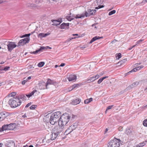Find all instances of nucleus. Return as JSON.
Wrapping results in <instances>:
<instances>
[{
    "instance_id": "nucleus-1",
    "label": "nucleus",
    "mask_w": 147,
    "mask_h": 147,
    "mask_svg": "<svg viewBox=\"0 0 147 147\" xmlns=\"http://www.w3.org/2000/svg\"><path fill=\"white\" fill-rule=\"evenodd\" d=\"M61 115V112L57 111L53 113H48L45 116V119L49 121L51 125H54L55 123H58L59 121Z\"/></svg>"
},
{
    "instance_id": "nucleus-2",
    "label": "nucleus",
    "mask_w": 147,
    "mask_h": 147,
    "mask_svg": "<svg viewBox=\"0 0 147 147\" xmlns=\"http://www.w3.org/2000/svg\"><path fill=\"white\" fill-rule=\"evenodd\" d=\"M70 116L67 113L63 114L61 115L59 121L58 122V125L64 127L70 120Z\"/></svg>"
},
{
    "instance_id": "nucleus-3",
    "label": "nucleus",
    "mask_w": 147,
    "mask_h": 147,
    "mask_svg": "<svg viewBox=\"0 0 147 147\" xmlns=\"http://www.w3.org/2000/svg\"><path fill=\"white\" fill-rule=\"evenodd\" d=\"M8 102L11 108H14L20 106L22 102L19 98L16 96L10 98Z\"/></svg>"
},
{
    "instance_id": "nucleus-4",
    "label": "nucleus",
    "mask_w": 147,
    "mask_h": 147,
    "mask_svg": "<svg viewBox=\"0 0 147 147\" xmlns=\"http://www.w3.org/2000/svg\"><path fill=\"white\" fill-rule=\"evenodd\" d=\"M120 140L115 138L111 140L107 144L108 147H119L120 145Z\"/></svg>"
},
{
    "instance_id": "nucleus-5",
    "label": "nucleus",
    "mask_w": 147,
    "mask_h": 147,
    "mask_svg": "<svg viewBox=\"0 0 147 147\" xmlns=\"http://www.w3.org/2000/svg\"><path fill=\"white\" fill-rule=\"evenodd\" d=\"M64 127L61 125H59L55 127L53 129L52 131L55 132L59 136H60V134L63 130Z\"/></svg>"
},
{
    "instance_id": "nucleus-6",
    "label": "nucleus",
    "mask_w": 147,
    "mask_h": 147,
    "mask_svg": "<svg viewBox=\"0 0 147 147\" xmlns=\"http://www.w3.org/2000/svg\"><path fill=\"white\" fill-rule=\"evenodd\" d=\"M8 44L7 45V48L9 51L11 52L12 50L17 46L15 42H8Z\"/></svg>"
},
{
    "instance_id": "nucleus-7",
    "label": "nucleus",
    "mask_w": 147,
    "mask_h": 147,
    "mask_svg": "<svg viewBox=\"0 0 147 147\" xmlns=\"http://www.w3.org/2000/svg\"><path fill=\"white\" fill-rule=\"evenodd\" d=\"M139 84V82H134L132 84L127 87L125 90L126 91L129 90L134 88L137 86Z\"/></svg>"
},
{
    "instance_id": "nucleus-8",
    "label": "nucleus",
    "mask_w": 147,
    "mask_h": 147,
    "mask_svg": "<svg viewBox=\"0 0 147 147\" xmlns=\"http://www.w3.org/2000/svg\"><path fill=\"white\" fill-rule=\"evenodd\" d=\"M48 84H53L55 86H56L58 85L57 82L54 80H51L49 79H48L47 81L46 84V88L47 89L48 88L47 86Z\"/></svg>"
},
{
    "instance_id": "nucleus-9",
    "label": "nucleus",
    "mask_w": 147,
    "mask_h": 147,
    "mask_svg": "<svg viewBox=\"0 0 147 147\" xmlns=\"http://www.w3.org/2000/svg\"><path fill=\"white\" fill-rule=\"evenodd\" d=\"M69 23H66L63 22L62 23L60 26L58 27V28L61 29H68L69 28Z\"/></svg>"
},
{
    "instance_id": "nucleus-10",
    "label": "nucleus",
    "mask_w": 147,
    "mask_h": 147,
    "mask_svg": "<svg viewBox=\"0 0 147 147\" xmlns=\"http://www.w3.org/2000/svg\"><path fill=\"white\" fill-rule=\"evenodd\" d=\"M6 146L8 147H15V143L12 140L8 141L7 143L6 144Z\"/></svg>"
},
{
    "instance_id": "nucleus-11",
    "label": "nucleus",
    "mask_w": 147,
    "mask_h": 147,
    "mask_svg": "<svg viewBox=\"0 0 147 147\" xmlns=\"http://www.w3.org/2000/svg\"><path fill=\"white\" fill-rule=\"evenodd\" d=\"M9 115V114L7 112H2L0 113V117H1L3 120L8 116Z\"/></svg>"
},
{
    "instance_id": "nucleus-12",
    "label": "nucleus",
    "mask_w": 147,
    "mask_h": 147,
    "mask_svg": "<svg viewBox=\"0 0 147 147\" xmlns=\"http://www.w3.org/2000/svg\"><path fill=\"white\" fill-rule=\"evenodd\" d=\"M144 67V66L143 65H141L140 66L136 67L134 68L132 70L129 71L128 73H127V74H129L130 73H131V72H136L138 70H139L141 69L142 68H143Z\"/></svg>"
},
{
    "instance_id": "nucleus-13",
    "label": "nucleus",
    "mask_w": 147,
    "mask_h": 147,
    "mask_svg": "<svg viewBox=\"0 0 147 147\" xmlns=\"http://www.w3.org/2000/svg\"><path fill=\"white\" fill-rule=\"evenodd\" d=\"M81 102V99L79 98H77L73 100L71 104L74 105H77L79 104Z\"/></svg>"
},
{
    "instance_id": "nucleus-14",
    "label": "nucleus",
    "mask_w": 147,
    "mask_h": 147,
    "mask_svg": "<svg viewBox=\"0 0 147 147\" xmlns=\"http://www.w3.org/2000/svg\"><path fill=\"white\" fill-rule=\"evenodd\" d=\"M50 34V33H49V32H48L46 33H40L39 34L38 36L39 38H41L43 37H45L49 35Z\"/></svg>"
},
{
    "instance_id": "nucleus-15",
    "label": "nucleus",
    "mask_w": 147,
    "mask_h": 147,
    "mask_svg": "<svg viewBox=\"0 0 147 147\" xmlns=\"http://www.w3.org/2000/svg\"><path fill=\"white\" fill-rule=\"evenodd\" d=\"M76 76L74 75L71 74L69 75V77L68 79L69 81H72L74 80H76Z\"/></svg>"
},
{
    "instance_id": "nucleus-16",
    "label": "nucleus",
    "mask_w": 147,
    "mask_h": 147,
    "mask_svg": "<svg viewBox=\"0 0 147 147\" xmlns=\"http://www.w3.org/2000/svg\"><path fill=\"white\" fill-rule=\"evenodd\" d=\"M39 88L40 90L44 89L46 88V84L45 82H39L38 84Z\"/></svg>"
},
{
    "instance_id": "nucleus-17",
    "label": "nucleus",
    "mask_w": 147,
    "mask_h": 147,
    "mask_svg": "<svg viewBox=\"0 0 147 147\" xmlns=\"http://www.w3.org/2000/svg\"><path fill=\"white\" fill-rule=\"evenodd\" d=\"M52 134L51 135V139L52 140H54L57 138L58 136H59L58 135V134H56L55 132H53L52 131Z\"/></svg>"
},
{
    "instance_id": "nucleus-18",
    "label": "nucleus",
    "mask_w": 147,
    "mask_h": 147,
    "mask_svg": "<svg viewBox=\"0 0 147 147\" xmlns=\"http://www.w3.org/2000/svg\"><path fill=\"white\" fill-rule=\"evenodd\" d=\"M103 36L100 37L99 36H96L93 38L90 41L89 43L91 44L92 42L95 41L96 40L99 39H100L103 38Z\"/></svg>"
},
{
    "instance_id": "nucleus-19",
    "label": "nucleus",
    "mask_w": 147,
    "mask_h": 147,
    "mask_svg": "<svg viewBox=\"0 0 147 147\" xmlns=\"http://www.w3.org/2000/svg\"><path fill=\"white\" fill-rule=\"evenodd\" d=\"M78 125V123L76 122L69 127V129H71L73 131L77 127Z\"/></svg>"
},
{
    "instance_id": "nucleus-20",
    "label": "nucleus",
    "mask_w": 147,
    "mask_h": 147,
    "mask_svg": "<svg viewBox=\"0 0 147 147\" xmlns=\"http://www.w3.org/2000/svg\"><path fill=\"white\" fill-rule=\"evenodd\" d=\"M16 126V124L15 123H11L8 124V127L9 130H13Z\"/></svg>"
},
{
    "instance_id": "nucleus-21",
    "label": "nucleus",
    "mask_w": 147,
    "mask_h": 147,
    "mask_svg": "<svg viewBox=\"0 0 147 147\" xmlns=\"http://www.w3.org/2000/svg\"><path fill=\"white\" fill-rule=\"evenodd\" d=\"M9 130L8 124L4 125L1 128H0V132H2L4 130Z\"/></svg>"
},
{
    "instance_id": "nucleus-22",
    "label": "nucleus",
    "mask_w": 147,
    "mask_h": 147,
    "mask_svg": "<svg viewBox=\"0 0 147 147\" xmlns=\"http://www.w3.org/2000/svg\"><path fill=\"white\" fill-rule=\"evenodd\" d=\"M27 7L30 8L32 9L37 7L36 4L32 3H27L26 4Z\"/></svg>"
},
{
    "instance_id": "nucleus-23",
    "label": "nucleus",
    "mask_w": 147,
    "mask_h": 147,
    "mask_svg": "<svg viewBox=\"0 0 147 147\" xmlns=\"http://www.w3.org/2000/svg\"><path fill=\"white\" fill-rule=\"evenodd\" d=\"M133 131V130L132 129L128 128L126 129V133L127 135H131L132 134V132Z\"/></svg>"
},
{
    "instance_id": "nucleus-24",
    "label": "nucleus",
    "mask_w": 147,
    "mask_h": 147,
    "mask_svg": "<svg viewBox=\"0 0 147 147\" xmlns=\"http://www.w3.org/2000/svg\"><path fill=\"white\" fill-rule=\"evenodd\" d=\"M80 86V84H75L70 87V88H71V90H72L76 88L79 87Z\"/></svg>"
},
{
    "instance_id": "nucleus-25",
    "label": "nucleus",
    "mask_w": 147,
    "mask_h": 147,
    "mask_svg": "<svg viewBox=\"0 0 147 147\" xmlns=\"http://www.w3.org/2000/svg\"><path fill=\"white\" fill-rule=\"evenodd\" d=\"M95 80L96 77H94V76H93L90 77L88 78V80L87 81L90 80V82H87V83H90V82L94 81Z\"/></svg>"
},
{
    "instance_id": "nucleus-26",
    "label": "nucleus",
    "mask_w": 147,
    "mask_h": 147,
    "mask_svg": "<svg viewBox=\"0 0 147 147\" xmlns=\"http://www.w3.org/2000/svg\"><path fill=\"white\" fill-rule=\"evenodd\" d=\"M108 78V76H107L100 78L98 80V84H100L104 79L106 78Z\"/></svg>"
},
{
    "instance_id": "nucleus-27",
    "label": "nucleus",
    "mask_w": 147,
    "mask_h": 147,
    "mask_svg": "<svg viewBox=\"0 0 147 147\" xmlns=\"http://www.w3.org/2000/svg\"><path fill=\"white\" fill-rule=\"evenodd\" d=\"M25 44L24 43V40L22 39H21L19 41L18 43V47L20 45L23 46Z\"/></svg>"
},
{
    "instance_id": "nucleus-28",
    "label": "nucleus",
    "mask_w": 147,
    "mask_h": 147,
    "mask_svg": "<svg viewBox=\"0 0 147 147\" xmlns=\"http://www.w3.org/2000/svg\"><path fill=\"white\" fill-rule=\"evenodd\" d=\"M22 40H24V43L25 44L28 42L30 41V38H26L22 39Z\"/></svg>"
},
{
    "instance_id": "nucleus-29",
    "label": "nucleus",
    "mask_w": 147,
    "mask_h": 147,
    "mask_svg": "<svg viewBox=\"0 0 147 147\" xmlns=\"http://www.w3.org/2000/svg\"><path fill=\"white\" fill-rule=\"evenodd\" d=\"M17 96L18 98H20V99H25L26 98V96H25L24 95L22 94L20 96Z\"/></svg>"
},
{
    "instance_id": "nucleus-30",
    "label": "nucleus",
    "mask_w": 147,
    "mask_h": 147,
    "mask_svg": "<svg viewBox=\"0 0 147 147\" xmlns=\"http://www.w3.org/2000/svg\"><path fill=\"white\" fill-rule=\"evenodd\" d=\"M57 22H59L58 23H60V24L62 22V18H59L57 20H53V21Z\"/></svg>"
},
{
    "instance_id": "nucleus-31",
    "label": "nucleus",
    "mask_w": 147,
    "mask_h": 147,
    "mask_svg": "<svg viewBox=\"0 0 147 147\" xmlns=\"http://www.w3.org/2000/svg\"><path fill=\"white\" fill-rule=\"evenodd\" d=\"M53 20H55L52 19L51 20V21L53 22V24H52L53 26H58L60 25V23H58V22L55 21H53Z\"/></svg>"
},
{
    "instance_id": "nucleus-32",
    "label": "nucleus",
    "mask_w": 147,
    "mask_h": 147,
    "mask_svg": "<svg viewBox=\"0 0 147 147\" xmlns=\"http://www.w3.org/2000/svg\"><path fill=\"white\" fill-rule=\"evenodd\" d=\"M53 140H51V139H49L47 140H46V138L42 140V142L43 143H44V142H45V141H46L47 143H48V144H49L51 142V141H52Z\"/></svg>"
},
{
    "instance_id": "nucleus-33",
    "label": "nucleus",
    "mask_w": 147,
    "mask_h": 147,
    "mask_svg": "<svg viewBox=\"0 0 147 147\" xmlns=\"http://www.w3.org/2000/svg\"><path fill=\"white\" fill-rule=\"evenodd\" d=\"M45 64V63L44 62H39L38 64V67H41L43 66Z\"/></svg>"
},
{
    "instance_id": "nucleus-34",
    "label": "nucleus",
    "mask_w": 147,
    "mask_h": 147,
    "mask_svg": "<svg viewBox=\"0 0 147 147\" xmlns=\"http://www.w3.org/2000/svg\"><path fill=\"white\" fill-rule=\"evenodd\" d=\"M71 129H69V128L68 129H67L65 132V135H67L68 134L71 133L72 131L71 130V131H69V130Z\"/></svg>"
},
{
    "instance_id": "nucleus-35",
    "label": "nucleus",
    "mask_w": 147,
    "mask_h": 147,
    "mask_svg": "<svg viewBox=\"0 0 147 147\" xmlns=\"http://www.w3.org/2000/svg\"><path fill=\"white\" fill-rule=\"evenodd\" d=\"M127 61V59H124L119 62L118 63H120L121 64V65L123 63H125Z\"/></svg>"
},
{
    "instance_id": "nucleus-36",
    "label": "nucleus",
    "mask_w": 147,
    "mask_h": 147,
    "mask_svg": "<svg viewBox=\"0 0 147 147\" xmlns=\"http://www.w3.org/2000/svg\"><path fill=\"white\" fill-rule=\"evenodd\" d=\"M115 12L116 11L115 10H113L110 11L108 15L109 16H111L113 15V14L115 13Z\"/></svg>"
},
{
    "instance_id": "nucleus-37",
    "label": "nucleus",
    "mask_w": 147,
    "mask_h": 147,
    "mask_svg": "<svg viewBox=\"0 0 147 147\" xmlns=\"http://www.w3.org/2000/svg\"><path fill=\"white\" fill-rule=\"evenodd\" d=\"M145 143L143 142L142 143H139L138 144V147H142L145 145Z\"/></svg>"
},
{
    "instance_id": "nucleus-38",
    "label": "nucleus",
    "mask_w": 147,
    "mask_h": 147,
    "mask_svg": "<svg viewBox=\"0 0 147 147\" xmlns=\"http://www.w3.org/2000/svg\"><path fill=\"white\" fill-rule=\"evenodd\" d=\"M31 35V34H24L21 37V38H23L24 37H27V38H29L30 36Z\"/></svg>"
},
{
    "instance_id": "nucleus-39",
    "label": "nucleus",
    "mask_w": 147,
    "mask_h": 147,
    "mask_svg": "<svg viewBox=\"0 0 147 147\" xmlns=\"http://www.w3.org/2000/svg\"><path fill=\"white\" fill-rule=\"evenodd\" d=\"M92 10L90 9H89L88 10V12L90 14L89 16L93 15H94V12H92Z\"/></svg>"
},
{
    "instance_id": "nucleus-40",
    "label": "nucleus",
    "mask_w": 147,
    "mask_h": 147,
    "mask_svg": "<svg viewBox=\"0 0 147 147\" xmlns=\"http://www.w3.org/2000/svg\"><path fill=\"white\" fill-rule=\"evenodd\" d=\"M66 18L67 20L69 21H71L72 20L74 19V18H71V16H67L66 17Z\"/></svg>"
},
{
    "instance_id": "nucleus-41",
    "label": "nucleus",
    "mask_w": 147,
    "mask_h": 147,
    "mask_svg": "<svg viewBox=\"0 0 147 147\" xmlns=\"http://www.w3.org/2000/svg\"><path fill=\"white\" fill-rule=\"evenodd\" d=\"M143 125L145 127H147V119H145L143 123Z\"/></svg>"
},
{
    "instance_id": "nucleus-42",
    "label": "nucleus",
    "mask_w": 147,
    "mask_h": 147,
    "mask_svg": "<svg viewBox=\"0 0 147 147\" xmlns=\"http://www.w3.org/2000/svg\"><path fill=\"white\" fill-rule=\"evenodd\" d=\"M9 67L6 66L3 69H1V71L4 70L6 71L8 70L9 69Z\"/></svg>"
},
{
    "instance_id": "nucleus-43",
    "label": "nucleus",
    "mask_w": 147,
    "mask_h": 147,
    "mask_svg": "<svg viewBox=\"0 0 147 147\" xmlns=\"http://www.w3.org/2000/svg\"><path fill=\"white\" fill-rule=\"evenodd\" d=\"M113 105H110L109 106H108L106 110V111H105V113L107 112V111L111 109H112V108L113 107Z\"/></svg>"
},
{
    "instance_id": "nucleus-44",
    "label": "nucleus",
    "mask_w": 147,
    "mask_h": 147,
    "mask_svg": "<svg viewBox=\"0 0 147 147\" xmlns=\"http://www.w3.org/2000/svg\"><path fill=\"white\" fill-rule=\"evenodd\" d=\"M16 94V92H12L9 95V96L13 97Z\"/></svg>"
},
{
    "instance_id": "nucleus-45",
    "label": "nucleus",
    "mask_w": 147,
    "mask_h": 147,
    "mask_svg": "<svg viewBox=\"0 0 147 147\" xmlns=\"http://www.w3.org/2000/svg\"><path fill=\"white\" fill-rule=\"evenodd\" d=\"M48 47H40V48L39 49L40 51H42L43 50H44L45 49H48Z\"/></svg>"
},
{
    "instance_id": "nucleus-46",
    "label": "nucleus",
    "mask_w": 147,
    "mask_h": 147,
    "mask_svg": "<svg viewBox=\"0 0 147 147\" xmlns=\"http://www.w3.org/2000/svg\"><path fill=\"white\" fill-rule=\"evenodd\" d=\"M121 57V54L120 53H119L117 54L116 57L117 59H119Z\"/></svg>"
},
{
    "instance_id": "nucleus-47",
    "label": "nucleus",
    "mask_w": 147,
    "mask_h": 147,
    "mask_svg": "<svg viewBox=\"0 0 147 147\" xmlns=\"http://www.w3.org/2000/svg\"><path fill=\"white\" fill-rule=\"evenodd\" d=\"M37 107L36 105H32L31 106H30V109L32 110V109H35V108Z\"/></svg>"
},
{
    "instance_id": "nucleus-48",
    "label": "nucleus",
    "mask_w": 147,
    "mask_h": 147,
    "mask_svg": "<svg viewBox=\"0 0 147 147\" xmlns=\"http://www.w3.org/2000/svg\"><path fill=\"white\" fill-rule=\"evenodd\" d=\"M143 40H144L143 39H141L139 40H138L136 42V45H137L138 44H140V43L142 42Z\"/></svg>"
},
{
    "instance_id": "nucleus-49",
    "label": "nucleus",
    "mask_w": 147,
    "mask_h": 147,
    "mask_svg": "<svg viewBox=\"0 0 147 147\" xmlns=\"http://www.w3.org/2000/svg\"><path fill=\"white\" fill-rule=\"evenodd\" d=\"M90 102V101L88 99H87L85 100L84 101V103L85 104H88Z\"/></svg>"
},
{
    "instance_id": "nucleus-50",
    "label": "nucleus",
    "mask_w": 147,
    "mask_h": 147,
    "mask_svg": "<svg viewBox=\"0 0 147 147\" xmlns=\"http://www.w3.org/2000/svg\"><path fill=\"white\" fill-rule=\"evenodd\" d=\"M104 7V6L103 5H99L98 6V7H96L95 8L96 9H100L102 8H103Z\"/></svg>"
},
{
    "instance_id": "nucleus-51",
    "label": "nucleus",
    "mask_w": 147,
    "mask_h": 147,
    "mask_svg": "<svg viewBox=\"0 0 147 147\" xmlns=\"http://www.w3.org/2000/svg\"><path fill=\"white\" fill-rule=\"evenodd\" d=\"M31 104V102H29L25 106V108H24L25 110H26L25 109L26 108H27L28 107L30 106Z\"/></svg>"
},
{
    "instance_id": "nucleus-52",
    "label": "nucleus",
    "mask_w": 147,
    "mask_h": 147,
    "mask_svg": "<svg viewBox=\"0 0 147 147\" xmlns=\"http://www.w3.org/2000/svg\"><path fill=\"white\" fill-rule=\"evenodd\" d=\"M76 38V37H74V38H72V37H70L68 39H67V40H66V42H69V41L70 40H71L72 39H74V38Z\"/></svg>"
},
{
    "instance_id": "nucleus-53",
    "label": "nucleus",
    "mask_w": 147,
    "mask_h": 147,
    "mask_svg": "<svg viewBox=\"0 0 147 147\" xmlns=\"http://www.w3.org/2000/svg\"><path fill=\"white\" fill-rule=\"evenodd\" d=\"M118 129V130L120 131H121L123 130V127L121 126L119 127Z\"/></svg>"
},
{
    "instance_id": "nucleus-54",
    "label": "nucleus",
    "mask_w": 147,
    "mask_h": 147,
    "mask_svg": "<svg viewBox=\"0 0 147 147\" xmlns=\"http://www.w3.org/2000/svg\"><path fill=\"white\" fill-rule=\"evenodd\" d=\"M80 15H79V14L76 15V16L75 17V18L76 19L81 18V17H80Z\"/></svg>"
},
{
    "instance_id": "nucleus-55",
    "label": "nucleus",
    "mask_w": 147,
    "mask_h": 147,
    "mask_svg": "<svg viewBox=\"0 0 147 147\" xmlns=\"http://www.w3.org/2000/svg\"><path fill=\"white\" fill-rule=\"evenodd\" d=\"M88 12H87V11H85V13H84L85 15V16L86 17H87L88 16H90L88 15Z\"/></svg>"
},
{
    "instance_id": "nucleus-56",
    "label": "nucleus",
    "mask_w": 147,
    "mask_h": 147,
    "mask_svg": "<svg viewBox=\"0 0 147 147\" xmlns=\"http://www.w3.org/2000/svg\"><path fill=\"white\" fill-rule=\"evenodd\" d=\"M31 79V77L29 76L28 77L27 79L25 80L26 81V82H27L28 80H30Z\"/></svg>"
},
{
    "instance_id": "nucleus-57",
    "label": "nucleus",
    "mask_w": 147,
    "mask_h": 147,
    "mask_svg": "<svg viewBox=\"0 0 147 147\" xmlns=\"http://www.w3.org/2000/svg\"><path fill=\"white\" fill-rule=\"evenodd\" d=\"M26 82V81L25 80H24L22 82V84L23 85H24L25 84Z\"/></svg>"
},
{
    "instance_id": "nucleus-58",
    "label": "nucleus",
    "mask_w": 147,
    "mask_h": 147,
    "mask_svg": "<svg viewBox=\"0 0 147 147\" xmlns=\"http://www.w3.org/2000/svg\"><path fill=\"white\" fill-rule=\"evenodd\" d=\"M65 63H62L59 66V67H61H61H63L64 66H65Z\"/></svg>"
},
{
    "instance_id": "nucleus-59",
    "label": "nucleus",
    "mask_w": 147,
    "mask_h": 147,
    "mask_svg": "<svg viewBox=\"0 0 147 147\" xmlns=\"http://www.w3.org/2000/svg\"><path fill=\"white\" fill-rule=\"evenodd\" d=\"M94 76L96 77V80L98 79L100 77L99 75L98 74Z\"/></svg>"
},
{
    "instance_id": "nucleus-60",
    "label": "nucleus",
    "mask_w": 147,
    "mask_h": 147,
    "mask_svg": "<svg viewBox=\"0 0 147 147\" xmlns=\"http://www.w3.org/2000/svg\"><path fill=\"white\" fill-rule=\"evenodd\" d=\"M136 45H135L133 46L132 47H130L128 49V50H131V49H132L133 47H134Z\"/></svg>"
},
{
    "instance_id": "nucleus-61",
    "label": "nucleus",
    "mask_w": 147,
    "mask_h": 147,
    "mask_svg": "<svg viewBox=\"0 0 147 147\" xmlns=\"http://www.w3.org/2000/svg\"><path fill=\"white\" fill-rule=\"evenodd\" d=\"M37 92V90H34L32 91L31 93L33 95L36 92Z\"/></svg>"
},
{
    "instance_id": "nucleus-62",
    "label": "nucleus",
    "mask_w": 147,
    "mask_h": 147,
    "mask_svg": "<svg viewBox=\"0 0 147 147\" xmlns=\"http://www.w3.org/2000/svg\"><path fill=\"white\" fill-rule=\"evenodd\" d=\"M81 18H84L85 17V15L84 14L82 13V14L80 15Z\"/></svg>"
},
{
    "instance_id": "nucleus-63",
    "label": "nucleus",
    "mask_w": 147,
    "mask_h": 147,
    "mask_svg": "<svg viewBox=\"0 0 147 147\" xmlns=\"http://www.w3.org/2000/svg\"><path fill=\"white\" fill-rule=\"evenodd\" d=\"M26 96H27L28 98H30L31 96V95L29 93L28 94H26Z\"/></svg>"
},
{
    "instance_id": "nucleus-64",
    "label": "nucleus",
    "mask_w": 147,
    "mask_h": 147,
    "mask_svg": "<svg viewBox=\"0 0 147 147\" xmlns=\"http://www.w3.org/2000/svg\"><path fill=\"white\" fill-rule=\"evenodd\" d=\"M40 50H39V49L38 50H36L35 52H36V54L38 53L39 52H40Z\"/></svg>"
}]
</instances>
